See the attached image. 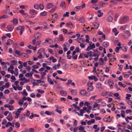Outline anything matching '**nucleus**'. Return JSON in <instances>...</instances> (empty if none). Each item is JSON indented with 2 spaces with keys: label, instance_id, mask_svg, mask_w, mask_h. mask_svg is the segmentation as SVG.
Masks as SVG:
<instances>
[{
  "label": "nucleus",
  "instance_id": "69168bd1",
  "mask_svg": "<svg viewBox=\"0 0 132 132\" xmlns=\"http://www.w3.org/2000/svg\"><path fill=\"white\" fill-rule=\"evenodd\" d=\"M34 128H29V131L30 132H34Z\"/></svg>",
  "mask_w": 132,
  "mask_h": 132
},
{
  "label": "nucleus",
  "instance_id": "5fc2aeb1",
  "mask_svg": "<svg viewBox=\"0 0 132 132\" xmlns=\"http://www.w3.org/2000/svg\"><path fill=\"white\" fill-rule=\"evenodd\" d=\"M37 91L39 93H40L41 94H43L44 93V91L43 90H41L39 89L37 90Z\"/></svg>",
  "mask_w": 132,
  "mask_h": 132
},
{
  "label": "nucleus",
  "instance_id": "c85d7f7f",
  "mask_svg": "<svg viewBox=\"0 0 132 132\" xmlns=\"http://www.w3.org/2000/svg\"><path fill=\"white\" fill-rule=\"evenodd\" d=\"M68 64L66 63L62 67V68L63 70H66L68 68Z\"/></svg>",
  "mask_w": 132,
  "mask_h": 132
},
{
  "label": "nucleus",
  "instance_id": "e2e57ef3",
  "mask_svg": "<svg viewBox=\"0 0 132 132\" xmlns=\"http://www.w3.org/2000/svg\"><path fill=\"white\" fill-rule=\"evenodd\" d=\"M9 84L8 82H7L6 83L4 86L6 88H8L9 87Z\"/></svg>",
  "mask_w": 132,
  "mask_h": 132
},
{
  "label": "nucleus",
  "instance_id": "c9c22d12",
  "mask_svg": "<svg viewBox=\"0 0 132 132\" xmlns=\"http://www.w3.org/2000/svg\"><path fill=\"white\" fill-rule=\"evenodd\" d=\"M13 22L14 24H17L18 23L17 19L16 18L14 19L13 21Z\"/></svg>",
  "mask_w": 132,
  "mask_h": 132
},
{
  "label": "nucleus",
  "instance_id": "6e6552de",
  "mask_svg": "<svg viewBox=\"0 0 132 132\" xmlns=\"http://www.w3.org/2000/svg\"><path fill=\"white\" fill-rule=\"evenodd\" d=\"M13 41L11 39H9L7 40V42L6 43L7 45H10L13 44Z\"/></svg>",
  "mask_w": 132,
  "mask_h": 132
},
{
  "label": "nucleus",
  "instance_id": "a211bd4d",
  "mask_svg": "<svg viewBox=\"0 0 132 132\" xmlns=\"http://www.w3.org/2000/svg\"><path fill=\"white\" fill-rule=\"evenodd\" d=\"M99 64L100 65H103L104 64V61L103 59L102 58H101L99 60Z\"/></svg>",
  "mask_w": 132,
  "mask_h": 132
},
{
  "label": "nucleus",
  "instance_id": "dca6fc26",
  "mask_svg": "<svg viewBox=\"0 0 132 132\" xmlns=\"http://www.w3.org/2000/svg\"><path fill=\"white\" fill-rule=\"evenodd\" d=\"M71 92L72 94L74 95H76L77 93V91L75 89H73L71 90Z\"/></svg>",
  "mask_w": 132,
  "mask_h": 132
},
{
  "label": "nucleus",
  "instance_id": "774afa93",
  "mask_svg": "<svg viewBox=\"0 0 132 132\" xmlns=\"http://www.w3.org/2000/svg\"><path fill=\"white\" fill-rule=\"evenodd\" d=\"M100 112H101L102 114L106 112L105 110L103 109H102L100 110Z\"/></svg>",
  "mask_w": 132,
  "mask_h": 132
},
{
  "label": "nucleus",
  "instance_id": "412c9836",
  "mask_svg": "<svg viewBox=\"0 0 132 132\" xmlns=\"http://www.w3.org/2000/svg\"><path fill=\"white\" fill-rule=\"evenodd\" d=\"M127 26V24H125L122 26L120 27V29L122 30H124L125 29Z\"/></svg>",
  "mask_w": 132,
  "mask_h": 132
},
{
  "label": "nucleus",
  "instance_id": "f704fd0d",
  "mask_svg": "<svg viewBox=\"0 0 132 132\" xmlns=\"http://www.w3.org/2000/svg\"><path fill=\"white\" fill-rule=\"evenodd\" d=\"M47 14V12L45 11H44L40 13V15L42 16H45Z\"/></svg>",
  "mask_w": 132,
  "mask_h": 132
},
{
  "label": "nucleus",
  "instance_id": "58836bf2",
  "mask_svg": "<svg viewBox=\"0 0 132 132\" xmlns=\"http://www.w3.org/2000/svg\"><path fill=\"white\" fill-rule=\"evenodd\" d=\"M69 12H66L63 15V17H68L69 16Z\"/></svg>",
  "mask_w": 132,
  "mask_h": 132
},
{
  "label": "nucleus",
  "instance_id": "338daca9",
  "mask_svg": "<svg viewBox=\"0 0 132 132\" xmlns=\"http://www.w3.org/2000/svg\"><path fill=\"white\" fill-rule=\"evenodd\" d=\"M14 101L13 100H11L9 102L10 104H12L14 102Z\"/></svg>",
  "mask_w": 132,
  "mask_h": 132
},
{
  "label": "nucleus",
  "instance_id": "9b49d317",
  "mask_svg": "<svg viewBox=\"0 0 132 132\" xmlns=\"http://www.w3.org/2000/svg\"><path fill=\"white\" fill-rule=\"evenodd\" d=\"M60 6L62 8H65L66 7L65 2L64 1H62L61 3Z\"/></svg>",
  "mask_w": 132,
  "mask_h": 132
},
{
  "label": "nucleus",
  "instance_id": "c756f323",
  "mask_svg": "<svg viewBox=\"0 0 132 132\" xmlns=\"http://www.w3.org/2000/svg\"><path fill=\"white\" fill-rule=\"evenodd\" d=\"M53 6V4L52 3H48L47 5V8H51Z\"/></svg>",
  "mask_w": 132,
  "mask_h": 132
},
{
  "label": "nucleus",
  "instance_id": "cd10ccee",
  "mask_svg": "<svg viewBox=\"0 0 132 132\" xmlns=\"http://www.w3.org/2000/svg\"><path fill=\"white\" fill-rule=\"evenodd\" d=\"M47 81L50 84L52 85H53L54 83L53 81L52 80L51 78L47 79Z\"/></svg>",
  "mask_w": 132,
  "mask_h": 132
},
{
  "label": "nucleus",
  "instance_id": "0eeeda50",
  "mask_svg": "<svg viewBox=\"0 0 132 132\" xmlns=\"http://www.w3.org/2000/svg\"><path fill=\"white\" fill-rule=\"evenodd\" d=\"M14 26L13 25H8L7 27V29L10 31H11L13 30Z\"/></svg>",
  "mask_w": 132,
  "mask_h": 132
},
{
  "label": "nucleus",
  "instance_id": "ddd939ff",
  "mask_svg": "<svg viewBox=\"0 0 132 132\" xmlns=\"http://www.w3.org/2000/svg\"><path fill=\"white\" fill-rule=\"evenodd\" d=\"M67 27L71 28L73 27V25L72 23L70 22H69L67 23L66 24Z\"/></svg>",
  "mask_w": 132,
  "mask_h": 132
},
{
  "label": "nucleus",
  "instance_id": "7c9ffc66",
  "mask_svg": "<svg viewBox=\"0 0 132 132\" xmlns=\"http://www.w3.org/2000/svg\"><path fill=\"white\" fill-rule=\"evenodd\" d=\"M106 4H108L107 3H103L102 2H100L99 3V5L101 7H103V6Z\"/></svg>",
  "mask_w": 132,
  "mask_h": 132
},
{
  "label": "nucleus",
  "instance_id": "f3484780",
  "mask_svg": "<svg viewBox=\"0 0 132 132\" xmlns=\"http://www.w3.org/2000/svg\"><path fill=\"white\" fill-rule=\"evenodd\" d=\"M93 25L95 27V28L96 29H97L100 26L99 23L98 22L94 23H93Z\"/></svg>",
  "mask_w": 132,
  "mask_h": 132
},
{
  "label": "nucleus",
  "instance_id": "4d7b16f0",
  "mask_svg": "<svg viewBox=\"0 0 132 132\" xmlns=\"http://www.w3.org/2000/svg\"><path fill=\"white\" fill-rule=\"evenodd\" d=\"M45 113L46 114L48 115H52V113L51 112H50L48 111H46L45 112Z\"/></svg>",
  "mask_w": 132,
  "mask_h": 132
},
{
  "label": "nucleus",
  "instance_id": "2f4dec72",
  "mask_svg": "<svg viewBox=\"0 0 132 132\" xmlns=\"http://www.w3.org/2000/svg\"><path fill=\"white\" fill-rule=\"evenodd\" d=\"M110 61L113 62L116 59L112 55L110 57Z\"/></svg>",
  "mask_w": 132,
  "mask_h": 132
},
{
  "label": "nucleus",
  "instance_id": "39448f33",
  "mask_svg": "<svg viewBox=\"0 0 132 132\" xmlns=\"http://www.w3.org/2000/svg\"><path fill=\"white\" fill-rule=\"evenodd\" d=\"M25 116L26 115L25 114H23L20 116L19 119L21 122H23L25 120Z\"/></svg>",
  "mask_w": 132,
  "mask_h": 132
},
{
  "label": "nucleus",
  "instance_id": "864d4df0",
  "mask_svg": "<svg viewBox=\"0 0 132 132\" xmlns=\"http://www.w3.org/2000/svg\"><path fill=\"white\" fill-rule=\"evenodd\" d=\"M40 74L41 75L42 77L43 78L44 76L46 75V72H45L44 71L41 72Z\"/></svg>",
  "mask_w": 132,
  "mask_h": 132
},
{
  "label": "nucleus",
  "instance_id": "6ab92c4d",
  "mask_svg": "<svg viewBox=\"0 0 132 132\" xmlns=\"http://www.w3.org/2000/svg\"><path fill=\"white\" fill-rule=\"evenodd\" d=\"M113 18L111 16H110L107 18V20L108 22H111L113 20Z\"/></svg>",
  "mask_w": 132,
  "mask_h": 132
},
{
  "label": "nucleus",
  "instance_id": "f8f14e48",
  "mask_svg": "<svg viewBox=\"0 0 132 132\" xmlns=\"http://www.w3.org/2000/svg\"><path fill=\"white\" fill-rule=\"evenodd\" d=\"M88 87L87 88V90L88 92L92 91L94 89V87L93 86L90 85V86H88Z\"/></svg>",
  "mask_w": 132,
  "mask_h": 132
},
{
  "label": "nucleus",
  "instance_id": "e433bc0d",
  "mask_svg": "<svg viewBox=\"0 0 132 132\" xmlns=\"http://www.w3.org/2000/svg\"><path fill=\"white\" fill-rule=\"evenodd\" d=\"M121 115L123 118H124L125 117V112L124 111L121 110Z\"/></svg>",
  "mask_w": 132,
  "mask_h": 132
},
{
  "label": "nucleus",
  "instance_id": "09e8293b",
  "mask_svg": "<svg viewBox=\"0 0 132 132\" xmlns=\"http://www.w3.org/2000/svg\"><path fill=\"white\" fill-rule=\"evenodd\" d=\"M8 18V16L6 15H4L0 17V19L5 18Z\"/></svg>",
  "mask_w": 132,
  "mask_h": 132
},
{
  "label": "nucleus",
  "instance_id": "3c124183",
  "mask_svg": "<svg viewBox=\"0 0 132 132\" xmlns=\"http://www.w3.org/2000/svg\"><path fill=\"white\" fill-rule=\"evenodd\" d=\"M6 119L8 120L9 121H11L12 120V117L8 116L6 117Z\"/></svg>",
  "mask_w": 132,
  "mask_h": 132
},
{
  "label": "nucleus",
  "instance_id": "b1692460",
  "mask_svg": "<svg viewBox=\"0 0 132 132\" xmlns=\"http://www.w3.org/2000/svg\"><path fill=\"white\" fill-rule=\"evenodd\" d=\"M97 12L98 13H100V14H98L97 15L98 17H100L103 14V13L101 12V10H98L97 11Z\"/></svg>",
  "mask_w": 132,
  "mask_h": 132
},
{
  "label": "nucleus",
  "instance_id": "4468645a",
  "mask_svg": "<svg viewBox=\"0 0 132 132\" xmlns=\"http://www.w3.org/2000/svg\"><path fill=\"white\" fill-rule=\"evenodd\" d=\"M86 93V91L85 89H82L80 92V94L82 95H85Z\"/></svg>",
  "mask_w": 132,
  "mask_h": 132
},
{
  "label": "nucleus",
  "instance_id": "13d9d810",
  "mask_svg": "<svg viewBox=\"0 0 132 132\" xmlns=\"http://www.w3.org/2000/svg\"><path fill=\"white\" fill-rule=\"evenodd\" d=\"M23 109V108H20L17 110V112L20 113H21V111Z\"/></svg>",
  "mask_w": 132,
  "mask_h": 132
},
{
  "label": "nucleus",
  "instance_id": "72a5a7b5",
  "mask_svg": "<svg viewBox=\"0 0 132 132\" xmlns=\"http://www.w3.org/2000/svg\"><path fill=\"white\" fill-rule=\"evenodd\" d=\"M124 32L127 34L129 36L131 35V34L130 31L128 30H125L124 31Z\"/></svg>",
  "mask_w": 132,
  "mask_h": 132
},
{
  "label": "nucleus",
  "instance_id": "37998d69",
  "mask_svg": "<svg viewBox=\"0 0 132 132\" xmlns=\"http://www.w3.org/2000/svg\"><path fill=\"white\" fill-rule=\"evenodd\" d=\"M109 84L110 85H113L114 83L113 81L111 79L109 80Z\"/></svg>",
  "mask_w": 132,
  "mask_h": 132
},
{
  "label": "nucleus",
  "instance_id": "c03bdc74",
  "mask_svg": "<svg viewBox=\"0 0 132 132\" xmlns=\"http://www.w3.org/2000/svg\"><path fill=\"white\" fill-rule=\"evenodd\" d=\"M72 81V80L71 79H68V82L66 83V84L67 86H69V84H71Z\"/></svg>",
  "mask_w": 132,
  "mask_h": 132
},
{
  "label": "nucleus",
  "instance_id": "aec40b11",
  "mask_svg": "<svg viewBox=\"0 0 132 132\" xmlns=\"http://www.w3.org/2000/svg\"><path fill=\"white\" fill-rule=\"evenodd\" d=\"M30 13L32 15H35L37 14V12L34 10H30Z\"/></svg>",
  "mask_w": 132,
  "mask_h": 132
},
{
  "label": "nucleus",
  "instance_id": "ea45409f",
  "mask_svg": "<svg viewBox=\"0 0 132 132\" xmlns=\"http://www.w3.org/2000/svg\"><path fill=\"white\" fill-rule=\"evenodd\" d=\"M24 102L23 100H19V102L18 103V104L20 106H22L23 105V103Z\"/></svg>",
  "mask_w": 132,
  "mask_h": 132
},
{
  "label": "nucleus",
  "instance_id": "bb28decb",
  "mask_svg": "<svg viewBox=\"0 0 132 132\" xmlns=\"http://www.w3.org/2000/svg\"><path fill=\"white\" fill-rule=\"evenodd\" d=\"M59 40L61 41H63L64 40V38L62 34H60L59 36Z\"/></svg>",
  "mask_w": 132,
  "mask_h": 132
},
{
  "label": "nucleus",
  "instance_id": "f257e3e1",
  "mask_svg": "<svg viewBox=\"0 0 132 132\" xmlns=\"http://www.w3.org/2000/svg\"><path fill=\"white\" fill-rule=\"evenodd\" d=\"M129 20V17L127 15H125L121 18H120L119 20V23L121 24H123Z\"/></svg>",
  "mask_w": 132,
  "mask_h": 132
},
{
  "label": "nucleus",
  "instance_id": "79ce46f5",
  "mask_svg": "<svg viewBox=\"0 0 132 132\" xmlns=\"http://www.w3.org/2000/svg\"><path fill=\"white\" fill-rule=\"evenodd\" d=\"M15 116H14L15 118H18L20 115V113L16 112L15 113Z\"/></svg>",
  "mask_w": 132,
  "mask_h": 132
},
{
  "label": "nucleus",
  "instance_id": "a19ab883",
  "mask_svg": "<svg viewBox=\"0 0 132 132\" xmlns=\"http://www.w3.org/2000/svg\"><path fill=\"white\" fill-rule=\"evenodd\" d=\"M21 94H23V95H24L25 96H27L28 94L25 89H24L23 90V92Z\"/></svg>",
  "mask_w": 132,
  "mask_h": 132
},
{
  "label": "nucleus",
  "instance_id": "603ef678",
  "mask_svg": "<svg viewBox=\"0 0 132 132\" xmlns=\"http://www.w3.org/2000/svg\"><path fill=\"white\" fill-rule=\"evenodd\" d=\"M51 47L52 48L56 47L58 48L59 47L58 45L57 44H56L54 45H51Z\"/></svg>",
  "mask_w": 132,
  "mask_h": 132
},
{
  "label": "nucleus",
  "instance_id": "1a4fd4ad",
  "mask_svg": "<svg viewBox=\"0 0 132 132\" xmlns=\"http://www.w3.org/2000/svg\"><path fill=\"white\" fill-rule=\"evenodd\" d=\"M41 34L39 32H37L34 35V37L36 39H37L41 36Z\"/></svg>",
  "mask_w": 132,
  "mask_h": 132
},
{
  "label": "nucleus",
  "instance_id": "052dcab7",
  "mask_svg": "<svg viewBox=\"0 0 132 132\" xmlns=\"http://www.w3.org/2000/svg\"><path fill=\"white\" fill-rule=\"evenodd\" d=\"M99 105V104H97L96 103H95L94 104H93V107L94 108H95L97 107Z\"/></svg>",
  "mask_w": 132,
  "mask_h": 132
},
{
  "label": "nucleus",
  "instance_id": "8fccbe9b",
  "mask_svg": "<svg viewBox=\"0 0 132 132\" xmlns=\"http://www.w3.org/2000/svg\"><path fill=\"white\" fill-rule=\"evenodd\" d=\"M13 130V128L12 127H10L7 130V132H11Z\"/></svg>",
  "mask_w": 132,
  "mask_h": 132
},
{
  "label": "nucleus",
  "instance_id": "49530a36",
  "mask_svg": "<svg viewBox=\"0 0 132 132\" xmlns=\"http://www.w3.org/2000/svg\"><path fill=\"white\" fill-rule=\"evenodd\" d=\"M127 48L126 47L123 46L122 47V50L123 51H125V52H127Z\"/></svg>",
  "mask_w": 132,
  "mask_h": 132
},
{
  "label": "nucleus",
  "instance_id": "5701e85b",
  "mask_svg": "<svg viewBox=\"0 0 132 132\" xmlns=\"http://www.w3.org/2000/svg\"><path fill=\"white\" fill-rule=\"evenodd\" d=\"M126 98L128 100H129L131 102V101L129 100L130 98L129 97H131V95L130 94H126Z\"/></svg>",
  "mask_w": 132,
  "mask_h": 132
},
{
  "label": "nucleus",
  "instance_id": "0e129e2a",
  "mask_svg": "<svg viewBox=\"0 0 132 132\" xmlns=\"http://www.w3.org/2000/svg\"><path fill=\"white\" fill-rule=\"evenodd\" d=\"M26 89L28 91L30 92H31V90H30V86H26Z\"/></svg>",
  "mask_w": 132,
  "mask_h": 132
},
{
  "label": "nucleus",
  "instance_id": "de8ad7c7",
  "mask_svg": "<svg viewBox=\"0 0 132 132\" xmlns=\"http://www.w3.org/2000/svg\"><path fill=\"white\" fill-rule=\"evenodd\" d=\"M93 48L91 47L90 46H88L87 48L86 49V51H89L91 49H93Z\"/></svg>",
  "mask_w": 132,
  "mask_h": 132
},
{
  "label": "nucleus",
  "instance_id": "4c0bfd02",
  "mask_svg": "<svg viewBox=\"0 0 132 132\" xmlns=\"http://www.w3.org/2000/svg\"><path fill=\"white\" fill-rule=\"evenodd\" d=\"M21 54V55H22L23 57L25 58H27L28 57V55L26 53H24L22 54Z\"/></svg>",
  "mask_w": 132,
  "mask_h": 132
},
{
  "label": "nucleus",
  "instance_id": "393cba45",
  "mask_svg": "<svg viewBox=\"0 0 132 132\" xmlns=\"http://www.w3.org/2000/svg\"><path fill=\"white\" fill-rule=\"evenodd\" d=\"M102 86V84L100 82H98L96 83V87L98 88H101Z\"/></svg>",
  "mask_w": 132,
  "mask_h": 132
},
{
  "label": "nucleus",
  "instance_id": "423d86ee",
  "mask_svg": "<svg viewBox=\"0 0 132 132\" xmlns=\"http://www.w3.org/2000/svg\"><path fill=\"white\" fill-rule=\"evenodd\" d=\"M44 8V5L42 4H40L39 5L37 4H35L34 6V8Z\"/></svg>",
  "mask_w": 132,
  "mask_h": 132
},
{
  "label": "nucleus",
  "instance_id": "2eb2a0df",
  "mask_svg": "<svg viewBox=\"0 0 132 132\" xmlns=\"http://www.w3.org/2000/svg\"><path fill=\"white\" fill-rule=\"evenodd\" d=\"M78 128L79 130L81 131H83L85 130L84 127L82 125H80Z\"/></svg>",
  "mask_w": 132,
  "mask_h": 132
},
{
  "label": "nucleus",
  "instance_id": "473e14b6",
  "mask_svg": "<svg viewBox=\"0 0 132 132\" xmlns=\"http://www.w3.org/2000/svg\"><path fill=\"white\" fill-rule=\"evenodd\" d=\"M11 79H12L11 81L12 82H14V81H15L16 79L15 77L13 75H12L11 76Z\"/></svg>",
  "mask_w": 132,
  "mask_h": 132
},
{
  "label": "nucleus",
  "instance_id": "4be33fe9",
  "mask_svg": "<svg viewBox=\"0 0 132 132\" xmlns=\"http://www.w3.org/2000/svg\"><path fill=\"white\" fill-rule=\"evenodd\" d=\"M85 4L84 3L82 5L78 6H76L75 8H85Z\"/></svg>",
  "mask_w": 132,
  "mask_h": 132
},
{
  "label": "nucleus",
  "instance_id": "a878e982",
  "mask_svg": "<svg viewBox=\"0 0 132 132\" xmlns=\"http://www.w3.org/2000/svg\"><path fill=\"white\" fill-rule=\"evenodd\" d=\"M103 45L104 47H107L109 45V43L107 42H104L103 43Z\"/></svg>",
  "mask_w": 132,
  "mask_h": 132
},
{
  "label": "nucleus",
  "instance_id": "9d476101",
  "mask_svg": "<svg viewBox=\"0 0 132 132\" xmlns=\"http://www.w3.org/2000/svg\"><path fill=\"white\" fill-rule=\"evenodd\" d=\"M60 93L61 95L63 96H66L67 94V92L64 90H61L60 91Z\"/></svg>",
  "mask_w": 132,
  "mask_h": 132
},
{
  "label": "nucleus",
  "instance_id": "f03ea898",
  "mask_svg": "<svg viewBox=\"0 0 132 132\" xmlns=\"http://www.w3.org/2000/svg\"><path fill=\"white\" fill-rule=\"evenodd\" d=\"M16 30L17 31L20 30V35H21L23 34V31L24 30V27L22 26H19L18 27L16 28Z\"/></svg>",
  "mask_w": 132,
  "mask_h": 132
},
{
  "label": "nucleus",
  "instance_id": "6e6d98bb",
  "mask_svg": "<svg viewBox=\"0 0 132 132\" xmlns=\"http://www.w3.org/2000/svg\"><path fill=\"white\" fill-rule=\"evenodd\" d=\"M9 107L10 110L11 111L13 109L14 106L12 105H10Z\"/></svg>",
  "mask_w": 132,
  "mask_h": 132
},
{
  "label": "nucleus",
  "instance_id": "a18cd8bd",
  "mask_svg": "<svg viewBox=\"0 0 132 132\" xmlns=\"http://www.w3.org/2000/svg\"><path fill=\"white\" fill-rule=\"evenodd\" d=\"M92 51H91L87 52V54L90 57L92 56Z\"/></svg>",
  "mask_w": 132,
  "mask_h": 132
},
{
  "label": "nucleus",
  "instance_id": "7ed1b4c3",
  "mask_svg": "<svg viewBox=\"0 0 132 132\" xmlns=\"http://www.w3.org/2000/svg\"><path fill=\"white\" fill-rule=\"evenodd\" d=\"M92 53H93L92 56L96 57L94 58V60L96 61H97L98 60V57L100 54L98 53L95 52H92Z\"/></svg>",
  "mask_w": 132,
  "mask_h": 132
},
{
  "label": "nucleus",
  "instance_id": "20e7f679",
  "mask_svg": "<svg viewBox=\"0 0 132 132\" xmlns=\"http://www.w3.org/2000/svg\"><path fill=\"white\" fill-rule=\"evenodd\" d=\"M53 42V40L51 38H47L45 40V42L42 43V44L43 45H46V43H48L49 44H51V42Z\"/></svg>",
  "mask_w": 132,
  "mask_h": 132
},
{
  "label": "nucleus",
  "instance_id": "bf43d9fd",
  "mask_svg": "<svg viewBox=\"0 0 132 132\" xmlns=\"http://www.w3.org/2000/svg\"><path fill=\"white\" fill-rule=\"evenodd\" d=\"M98 1V0H92L91 2L92 3H95L97 2Z\"/></svg>",
  "mask_w": 132,
  "mask_h": 132
},
{
  "label": "nucleus",
  "instance_id": "680f3d73",
  "mask_svg": "<svg viewBox=\"0 0 132 132\" xmlns=\"http://www.w3.org/2000/svg\"><path fill=\"white\" fill-rule=\"evenodd\" d=\"M81 23H84L85 22V19L84 17L82 16V17H81Z\"/></svg>",
  "mask_w": 132,
  "mask_h": 132
}]
</instances>
